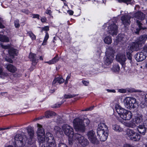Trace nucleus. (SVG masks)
I'll list each match as a JSON object with an SVG mask.
<instances>
[{
    "label": "nucleus",
    "mask_w": 147,
    "mask_h": 147,
    "mask_svg": "<svg viewBox=\"0 0 147 147\" xmlns=\"http://www.w3.org/2000/svg\"><path fill=\"white\" fill-rule=\"evenodd\" d=\"M87 135L89 140L92 143L95 144H98L99 143V141L96 138L95 133L93 130L88 131Z\"/></svg>",
    "instance_id": "9d476101"
},
{
    "label": "nucleus",
    "mask_w": 147,
    "mask_h": 147,
    "mask_svg": "<svg viewBox=\"0 0 147 147\" xmlns=\"http://www.w3.org/2000/svg\"><path fill=\"white\" fill-rule=\"evenodd\" d=\"M73 139H77L79 143L83 147L86 146L89 143V142L86 139L78 134H75V138Z\"/></svg>",
    "instance_id": "1a4fd4ad"
},
{
    "label": "nucleus",
    "mask_w": 147,
    "mask_h": 147,
    "mask_svg": "<svg viewBox=\"0 0 147 147\" xmlns=\"http://www.w3.org/2000/svg\"><path fill=\"white\" fill-rule=\"evenodd\" d=\"M82 82L83 84L86 86H87L89 84V82L87 81L83 80L82 81Z\"/></svg>",
    "instance_id": "5fc2aeb1"
},
{
    "label": "nucleus",
    "mask_w": 147,
    "mask_h": 147,
    "mask_svg": "<svg viewBox=\"0 0 147 147\" xmlns=\"http://www.w3.org/2000/svg\"><path fill=\"white\" fill-rule=\"evenodd\" d=\"M108 131V127L105 123H100L98 125L97 132Z\"/></svg>",
    "instance_id": "a211bd4d"
},
{
    "label": "nucleus",
    "mask_w": 147,
    "mask_h": 147,
    "mask_svg": "<svg viewBox=\"0 0 147 147\" xmlns=\"http://www.w3.org/2000/svg\"><path fill=\"white\" fill-rule=\"evenodd\" d=\"M0 41L2 42H7L9 41V39L7 36L0 34Z\"/></svg>",
    "instance_id": "72a5a7b5"
},
{
    "label": "nucleus",
    "mask_w": 147,
    "mask_h": 147,
    "mask_svg": "<svg viewBox=\"0 0 147 147\" xmlns=\"http://www.w3.org/2000/svg\"><path fill=\"white\" fill-rule=\"evenodd\" d=\"M108 32L112 36L116 35L117 33V27L116 25L114 23L110 25L108 27Z\"/></svg>",
    "instance_id": "ddd939ff"
},
{
    "label": "nucleus",
    "mask_w": 147,
    "mask_h": 147,
    "mask_svg": "<svg viewBox=\"0 0 147 147\" xmlns=\"http://www.w3.org/2000/svg\"><path fill=\"white\" fill-rule=\"evenodd\" d=\"M147 40V35H143L140 36L137 40L136 41L140 45L142 44H144L146 40Z\"/></svg>",
    "instance_id": "4be33fe9"
},
{
    "label": "nucleus",
    "mask_w": 147,
    "mask_h": 147,
    "mask_svg": "<svg viewBox=\"0 0 147 147\" xmlns=\"http://www.w3.org/2000/svg\"><path fill=\"white\" fill-rule=\"evenodd\" d=\"M93 107H90L89 108H86L85 110H82V111H91L93 109Z\"/></svg>",
    "instance_id": "6e6d98bb"
},
{
    "label": "nucleus",
    "mask_w": 147,
    "mask_h": 147,
    "mask_svg": "<svg viewBox=\"0 0 147 147\" xmlns=\"http://www.w3.org/2000/svg\"><path fill=\"white\" fill-rule=\"evenodd\" d=\"M28 132L29 135L28 138H27L28 143L32 144L35 141V139L34 137V131L31 128H28Z\"/></svg>",
    "instance_id": "9b49d317"
},
{
    "label": "nucleus",
    "mask_w": 147,
    "mask_h": 147,
    "mask_svg": "<svg viewBox=\"0 0 147 147\" xmlns=\"http://www.w3.org/2000/svg\"><path fill=\"white\" fill-rule=\"evenodd\" d=\"M124 35L122 34H119L118 35V41H121L122 40H123V38H122Z\"/></svg>",
    "instance_id": "49530a36"
},
{
    "label": "nucleus",
    "mask_w": 147,
    "mask_h": 147,
    "mask_svg": "<svg viewBox=\"0 0 147 147\" xmlns=\"http://www.w3.org/2000/svg\"><path fill=\"white\" fill-rule=\"evenodd\" d=\"M132 0H118L119 3L123 2L127 4V5L129 4H131Z\"/></svg>",
    "instance_id": "4c0bfd02"
},
{
    "label": "nucleus",
    "mask_w": 147,
    "mask_h": 147,
    "mask_svg": "<svg viewBox=\"0 0 147 147\" xmlns=\"http://www.w3.org/2000/svg\"><path fill=\"white\" fill-rule=\"evenodd\" d=\"M127 57L128 58V59L130 61H131L132 59V55L131 53H126Z\"/></svg>",
    "instance_id": "09e8293b"
},
{
    "label": "nucleus",
    "mask_w": 147,
    "mask_h": 147,
    "mask_svg": "<svg viewBox=\"0 0 147 147\" xmlns=\"http://www.w3.org/2000/svg\"><path fill=\"white\" fill-rule=\"evenodd\" d=\"M46 142H47V147H55L56 144L54 137L53 135L49 132L47 133L46 134Z\"/></svg>",
    "instance_id": "6e6552de"
},
{
    "label": "nucleus",
    "mask_w": 147,
    "mask_h": 147,
    "mask_svg": "<svg viewBox=\"0 0 147 147\" xmlns=\"http://www.w3.org/2000/svg\"><path fill=\"white\" fill-rule=\"evenodd\" d=\"M144 126L147 129V120L144 121Z\"/></svg>",
    "instance_id": "0e129e2a"
},
{
    "label": "nucleus",
    "mask_w": 147,
    "mask_h": 147,
    "mask_svg": "<svg viewBox=\"0 0 147 147\" xmlns=\"http://www.w3.org/2000/svg\"><path fill=\"white\" fill-rule=\"evenodd\" d=\"M136 102V99L133 97H126L125 98L123 101L125 107L127 109H129L135 107L134 104Z\"/></svg>",
    "instance_id": "423d86ee"
},
{
    "label": "nucleus",
    "mask_w": 147,
    "mask_h": 147,
    "mask_svg": "<svg viewBox=\"0 0 147 147\" xmlns=\"http://www.w3.org/2000/svg\"><path fill=\"white\" fill-rule=\"evenodd\" d=\"M47 20L46 18L45 17L41 18V21L42 22H46Z\"/></svg>",
    "instance_id": "bf43d9fd"
},
{
    "label": "nucleus",
    "mask_w": 147,
    "mask_h": 147,
    "mask_svg": "<svg viewBox=\"0 0 147 147\" xmlns=\"http://www.w3.org/2000/svg\"><path fill=\"white\" fill-rule=\"evenodd\" d=\"M146 128L144 125H140L138 126L137 130L139 133L142 135H144L146 132Z\"/></svg>",
    "instance_id": "c756f323"
},
{
    "label": "nucleus",
    "mask_w": 147,
    "mask_h": 147,
    "mask_svg": "<svg viewBox=\"0 0 147 147\" xmlns=\"http://www.w3.org/2000/svg\"><path fill=\"white\" fill-rule=\"evenodd\" d=\"M32 16L33 18H37L38 20H39L40 19V15L39 14H32Z\"/></svg>",
    "instance_id": "a18cd8bd"
},
{
    "label": "nucleus",
    "mask_w": 147,
    "mask_h": 147,
    "mask_svg": "<svg viewBox=\"0 0 147 147\" xmlns=\"http://www.w3.org/2000/svg\"><path fill=\"white\" fill-rule=\"evenodd\" d=\"M1 47L5 49H9V55L13 57L15 56H17L18 53V51L13 48H10V46L9 45H4L2 44H0Z\"/></svg>",
    "instance_id": "f8f14e48"
},
{
    "label": "nucleus",
    "mask_w": 147,
    "mask_h": 147,
    "mask_svg": "<svg viewBox=\"0 0 147 147\" xmlns=\"http://www.w3.org/2000/svg\"><path fill=\"white\" fill-rule=\"evenodd\" d=\"M6 59V60L7 61H8V62H9V63H13V61H12L11 59Z\"/></svg>",
    "instance_id": "69168bd1"
},
{
    "label": "nucleus",
    "mask_w": 147,
    "mask_h": 147,
    "mask_svg": "<svg viewBox=\"0 0 147 147\" xmlns=\"http://www.w3.org/2000/svg\"><path fill=\"white\" fill-rule=\"evenodd\" d=\"M144 100L146 101H147V94L145 95Z\"/></svg>",
    "instance_id": "774afa93"
},
{
    "label": "nucleus",
    "mask_w": 147,
    "mask_h": 147,
    "mask_svg": "<svg viewBox=\"0 0 147 147\" xmlns=\"http://www.w3.org/2000/svg\"><path fill=\"white\" fill-rule=\"evenodd\" d=\"M75 96H76V95L69 94H65L64 96L65 98H73Z\"/></svg>",
    "instance_id": "a19ab883"
},
{
    "label": "nucleus",
    "mask_w": 147,
    "mask_h": 147,
    "mask_svg": "<svg viewBox=\"0 0 147 147\" xmlns=\"http://www.w3.org/2000/svg\"><path fill=\"white\" fill-rule=\"evenodd\" d=\"M49 36L48 33L47 32H46L45 35L44 37V40L43 41L42 45H46L47 40L49 38Z\"/></svg>",
    "instance_id": "c9c22d12"
},
{
    "label": "nucleus",
    "mask_w": 147,
    "mask_h": 147,
    "mask_svg": "<svg viewBox=\"0 0 147 147\" xmlns=\"http://www.w3.org/2000/svg\"><path fill=\"white\" fill-rule=\"evenodd\" d=\"M64 82V79L63 78L61 77L56 78H55L53 82V84L55 85V84H59L63 83Z\"/></svg>",
    "instance_id": "5701e85b"
},
{
    "label": "nucleus",
    "mask_w": 147,
    "mask_h": 147,
    "mask_svg": "<svg viewBox=\"0 0 147 147\" xmlns=\"http://www.w3.org/2000/svg\"><path fill=\"white\" fill-rule=\"evenodd\" d=\"M37 126L38 128L36 132L37 136L45 135L44 129L43 128L42 125L38 124H37Z\"/></svg>",
    "instance_id": "b1692460"
},
{
    "label": "nucleus",
    "mask_w": 147,
    "mask_h": 147,
    "mask_svg": "<svg viewBox=\"0 0 147 147\" xmlns=\"http://www.w3.org/2000/svg\"><path fill=\"white\" fill-rule=\"evenodd\" d=\"M136 123L133 121V119L131 121H129L127 123V125L129 127L132 128L135 127L136 126Z\"/></svg>",
    "instance_id": "f704fd0d"
},
{
    "label": "nucleus",
    "mask_w": 147,
    "mask_h": 147,
    "mask_svg": "<svg viewBox=\"0 0 147 147\" xmlns=\"http://www.w3.org/2000/svg\"><path fill=\"white\" fill-rule=\"evenodd\" d=\"M6 68L11 73H14L17 70V69L16 67L10 64L7 65Z\"/></svg>",
    "instance_id": "a878e982"
},
{
    "label": "nucleus",
    "mask_w": 147,
    "mask_h": 147,
    "mask_svg": "<svg viewBox=\"0 0 147 147\" xmlns=\"http://www.w3.org/2000/svg\"><path fill=\"white\" fill-rule=\"evenodd\" d=\"M59 59L58 55H57L52 60L48 61L45 62V63H47L49 65L54 64L57 62L59 61Z\"/></svg>",
    "instance_id": "cd10ccee"
},
{
    "label": "nucleus",
    "mask_w": 147,
    "mask_h": 147,
    "mask_svg": "<svg viewBox=\"0 0 147 147\" xmlns=\"http://www.w3.org/2000/svg\"><path fill=\"white\" fill-rule=\"evenodd\" d=\"M55 114L54 112L51 111H48L45 112V116L46 118H49L55 115Z\"/></svg>",
    "instance_id": "473e14b6"
},
{
    "label": "nucleus",
    "mask_w": 147,
    "mask_h": 147,
    "mask_svg": "<svg viewBox=\"0 0 147 147\" xmlns=\"http://www.w3.org/2000/svg\"><path fill=\"white\" fill-rule=\"evenodd\" d=\"M62 129L65 134L69 137V139L75 138L74 130L72 127L68 124H64L62 126Z\"/></svg>",
    "instance_id": "39448f33"
},
{
    "label": "nucleus",
    "mask_w": 147,
    "mask_h": 147,
    "mask_svg": "<svg viewBox=\"0 0 147 147\" xmlns=\"http://www.w3.org/2000/svg\"><path fill=\"white\" fill-rule=\"evenodd\" d=\"M112 69L115 72L119 71L120 70V67L117 64H115L113 65Z\"/></svg>",
    "instance_id": "e433bc0d"
},
{
    "label": "nucleus",
    "mask_w": 147,
    "mask_h": 147,
    "mask_svg": "<svg viewBox=\"0 0 147 147\" xmlns=\"http://www.w3.org/2000/svg\"><path fill=\"white\" fill-rule=\"evenodd\" d=\"M114 51L111 47H109L106 52V56L104 58V63L109 65L113 62V60Z\"/></svg>",
    "instance_id": "7ed1b4c3"
},
{
    "label": "nucleus",
    "mask_w": 147,
    "mask_h": 147,
    "mask_svg": "<svg viewBox=\"0 0 147 147\" xmlns=\"http://www.w3.org/2000/svg\"><path fill=\"white\" fill-rule=\"evenodd\" d=\"M127 137L132 140L136 141L139 140L140 138V136L137 134L132 129H127L126 131Z\"/></svg>",
    "instance_id": "0eeeda50"
},
{
    "label": "nucleus",
    "mask_w": 147,
    "mask_h": 147,
    "mask_svg": "<svg viewBox=\"0 0 147 147\" xmlns=\"http://www.w3.org/2000/svg\"><path fill=\"white\" fill-rule=\"evenodd\" d=\"M14 139V145L16 147H22L26 143V137L25 136L17 134Z\"/></svg>",
    "instance_id": "20e7f679"
},
{
    "label": "nucleus",
    "mask_w": 147,
    "mask_h": 147,
    "mask_svg": "<svg viewBox=\"0 0 147 147\" xmlns=\"http://www.w3.org/2000/svg\"><path fill=\"white\" fill-rule=\"evenodd\" d=\"M131 46L132 47V50L134 51H138L141 46V45L139 44L137 41L136 42L132 43Z\"/></svg>",
    "instance_id": "bb28decb"
},
{
    "label": "nucleus",
    "mask_w": 147,
    "mask_h": 147,
    "mask_svg": "<svg viewBox=\"0 0 147 147\" xmlns=\"http://www.w3.org/2000/svg\"><path fill=\"white\" fill-rule=\"evenodd\" d=\"M54 129L57 132H59L60 134L63 133L61 129L58 126H55L54 127Z\"/></svg>",
    "instance_id": "58836bf2"
},
{
    "label": "nucleus",
    "mask_w": 147,
    "mask_h": 147,
    "mask_svg": "<svg viewBox=\"0 0 147 147\" xmlns=\"http://www.w3.org/2000/svg\"><path fill=\"white\" fill-rule=\"evenodd\" d=\"M90 123V121L88 119H84L83 121L81 119L76 118L73 121V125L76 130L82 132L85 130V124L86 125H88Z\"/></svg>",
    "instance_id": "f257e3e1"
},
{
    "label": "nucleus",
    "mask_w": 147,
    "mask_h": 147,
    "mask_svg": "<svg viewBox=\"0 0 147 147\" xmlns=\"http://www.w3.org/2000/svg\"><path fill=\"white\" fill-rule=\"evenodd\" d=\"M103 40L105 43L108 45L110 44L112 42L111 37L109 36H105L103 38Z\"/></svg>",
    "instance_id": "7c9ffc66"
},
{
    "label": "nucleus",
    "mask_w": 147,
    "mask_h": 147,
    "mask_svg": "<svg viewBox=\"0 0 147 147\" xmlns=\"http://www.w3.org/2000/svg\"><path fill=\"white\" fill-rule=\"evenodd\" d=\"M123 147H134L131 145L128 144H126L123 145Z\"/></svg>",
    "instance_id": "4d7b16f0"
},
{
    "label": "nucleus",
    "mask_w": 147,
    "mask_h": 147,
    "mask_svg": "<svg viewBox=\"0 0 147 147\" xmlns=\"http://www.w3.org/2000/svg\"><path fill=\"white\" fill-rule=\"evenodd\" d=\"M131 17L129 15H123L121 18L122 24L125 27L129 25L130 23V19Z\"/></svg>",
    "instance_id": "2eb2a0df"
},
{
    "label": "nucleus",
    "mask_w": 147,
    "mask_h": 147,
    "mask_svg": "<svg viewBox=\"0 0 147 147\" xmlns=\"http://www.w3.org/2000/svg\"><path fill=\"white\" fill-rule=\"evenodd\" d=\"M132 92H141V91L140 90H133Z\"/></svg>",
    "instance_id": "338daca9"
},
{
    "label": "nucleus",
    "mask_w": 147,
    "mask_h": 147,
    "mask_svg": "<svg viewBox=\"0 0 147 147\" xmlns=\"http://www.w3.org/2000/svg\"><path fill=\"white\" fill-rule=\"evenodd\" d=\"M45 13L51 16L52 15V11L48 9H47L45 11Z\"/></svg>",
    "instance_id": "de8ad7c7"
},
{
    "label": "nucleus",
    "mask_w": 147,
    "mask_h": 147,
    "mask_svg": "<svg viewBox=\"0 0 147 147\" xmlns=\"http://www.w3.org/2000/svg\"><path fill=\"white\" fill-rule=\"evenodd\" d=\"M116 112L121 118V115H124L127 111L119 106L116 107Z\"/></svg>",
    "instance_id": "6ab92c4d"
},
{
    "label": "nucleus",
    "mask_w": 147,
    "mask_h": 147,
    "mask_svg": "<svg viewBox=\"0 0 147 147\" xmlns=\"http://www.w3.org/2000/svg\"><path fill=\"white\" fill-rule=\"evenodd\" d=\"M133 51H134L132 50V47L130 45L128 47L127 49L126 50V53H131Z\"/></svg>",
    "instance_id": "79ce46f5"
},
{
    "label": "nucleus",
    "mask_w": 147,
    "mask_h": 147,
    "mask_svg": "<svg viewBox=\"0 0 147 147\" xmlns=\"http://www.w3.org/2000/svg\"><path fill=\"white\" fill-rule=\"evenodd\" d=\"M142 51L147 54V45H145Z\"/></svg>",
    "instance_id": "603ef678"
},
{
    "label": "nucleus",
    "mask_w": 147,
    "mask_h": 147,
    "mask_svg": "<svg viewBox=\"0 0 147 147\" xmlns=\"http://www.w3.org/2000/svg\"><path fill=\"white\" fill-rule=\"evenodd\" d=\"M67 12L69 13V14L70 15H72L74 13V12L73 11L71 10H69Z\"/></svg>",
    "instance_id": "680f3d73"
},
{
    "label": "nucleus",
    "mask_w": 147,
    "mask_h": 147,
    "mask_svg": "<svg viewBox=\"0 0 147 147\" xmlns=\"http://www.w3.org/2000/svg\"><path fill=\"white\" fill-rule=\"evenodd\" d=\"M107 91L108 92H113V93H115V91L114 90H110L109 89H107Z\"/></svg>",
    "instance_id": "e2e57ef3"
},
{
    "label": "nucleus",
    "mask_w": 147,
    "mask_h": 147,
    "mask_svg": "<svg viewBox=\"0 0 147 147\" xmlns=\"http://www.w3.org/2000/svg\"><path fill=\"white\" fill-rule=\"evenodd\" d=\"M19 22V21L18 20H15L14 22L15 26L16 28H19L20 26V25Z\"/></svg>",
    "instance_id": "37998d69"
},
{
    "label": "nucleus",
    "mask_w": 147,
    "mask_h": 147,
    "mask_svg": "<svg viewBox=\"0 0 147 147\" xmlns=\"http://www.w3.org/2000/svg\"><path fill=\"white\" fill-rule=\"evenodd\" d=\"M58 147H67L66 145L62 142L60 143L58 145Z\"/></svg>",
    "instance_id": "8fccbe9b"
},
{
    "label": "nucleus",
    "mask_w": 147,
    "mask_h": 147,
    "mask_svg": "<svg viewBox=\"0 0 147 147\" xmlns=\"http://www.w3.org/2000/svg\"><path fill=\"white\" fill-rule=\"evenodd\" d=\"M134 16L135 17V19L136 20V22L138 25L139 29H137V31L136 32V34H138L139 31L140 30L145 29L146 28H143L141 26L142 23L141 21L144 19L145 15L141 11H138L134 14Z\"/></svg>",
    "instance_id": "f03ea898"
},
{
    "label": "nucleus",
    "mask_w": 147,
    "mask_h": 147,
    "mask_svg": "<svg viewBox=\"0 0 147 147\" xmlns=\"http://www.w3.org/2000/svg\"><path fill=\"white\" fill-rule=\"evenodd\" d=\"M143 116L142 115H138L133 119V121L137 124H139L142 121Z\"/></svg>",
    "instance_id": "c85d7f7f"
},
{
    "label": "nucleus",
    "mask_w": 147,
    "mask_h": 147,
    "mask_svg": "<svg viewBox=\"0 0 147 147\" xmlns=\"http://www.w3.org/2000/svg\"><path fill=\"white\" fill-rule=\"evenodd\" d=\"M119 92L121 93H125L126 92V90L124 89H120L119 90Z\"/></svg>",
    "instance_id": "864d4df0"
},
{
    "label": "nucleus",
    "mask_w": 147,
    "mask_h": 147,
    "mask_svg": "<svg viewBox=\"0 0 147 147\" xmlns=\"http://www.w3.org/2000/svg\"><path fill=\"white\" fill-rule=\"evenodd\" d=\"M108 132L107 131H100L97 132V135L100 141H105L107 139L108 136Z\"/></svg>",
    "instance_id": "dca6fc26"
},
{
    "label": "nucleus",
    "mask_w": 147,
    "mask_h": 147,
    "mask_svg": "<svg viewBox=\"0 0 147 147\" xmlns=\"http://www.w3.org/2000/svg\"><path fill=\"white\" fill-rule=\"evenodd\" d=\"M132 117V113L129 111H127L124 115H122L121 118L125 120H129Z\"/></svg>",
    "instance_id": "412c9836"
},
{
    "label": "nucleus",
    "mask_w": 147,
    "mask_h": 147,
    "mask_svg": "<svg viewBox=\"0 0 147 147\" xmlns=\"http://www.w3.org/2000/svg\"><path fill=\"white\" fill-rule=\"evenodd\" d=\"M29 36L32 40H35L36 38V36L32 32H30L28 33Z\"/></svg>",
    "instance_id": "ea45409f"
},
{
    "label": "nucleus",
    "mask_w": 147,
    "mask_h": 147,
    "mask_svg": "<svg viewBox=\"0 0 147 147\" xmlns=\"http://www.w3.org/2000/svg\"><path fill=\"white\" fill-rule=\"evenodd\" d=\"M126 59L125 55L123 54H119L116 56V60L120 63L122 66L124 65Z\"/></svg>",
    "instance_id": "f3484780"
},
{
    "label": "nucleus",
    "mask_w": 147,
    "mask_h": 147,
    "mask_svg": "<svg viewBox=\"0 0 147 147\" xmlns=\"http://www.w3.org/2000/svg\"><path fill=\"white\" fill-rule=\"evenodd\" d=\"M58 119L57 120L56 122L58 123H61V117L59 116H58L57 117Z\"/></svg>",
    "instance_id": "3c124183"
},
{
    "label": "nucleus",
    "mask_w": 147,
    "mask_h": 147,
    "mask_svg": "<svg viewBox=\"0 0 147 147\" xmlns=\"http://www.w3.org/2000/svg\"><path fill=\"white\" fill-rule=\"evenodd\" d=\"M8 74L7 73H5L3 71L0 74V78H4L5 77L7 76Z\"/></svg>",
    "instance_id": "c03bdc74"
},
{
    "label": "nucleus",
    "mask_w": 147,
    "mask_h": 147,
    "mask_svg": "<svg viewBox=\"0 0 147 147\" xmlns=\"http://www.w3.org/2000/svg\"><path fill=\"white\" fill-rule=\"evenodd\" d=\"M29 57L32 62V65L34 66L38 62V60L36 59V55L30 53L29 54Z\"/></svg>",
    "instance_id": "aec40b11"
},
{
    "label": "nucleus",
    "mask_w": 147,
    "mask_h": 147,
    "mask_svg": "<svg viewBox=\"0 0 147 147\" xmlns=\"http://www.w3.org/2000/svg\"><path fill=\"white\" fill-rule=\"evenodd\" d=\"M43 30L45 31H48L49 30V27L48 26H45L43 28Z\"/></svg>",
    "instance_id": "13d9d810"
},
{
    "label": "nucleus",
    "mask_w": 147,
    "mask_h": 147,
    "mask_svg": "<svg viewBox=\"0 0 147 147\" xmlns=\"http://www.w3.org/2000/svg\"><path fill=\"white\" fill-rule=\"evenodd\" d=\"M45 137L46 136L45 135L37 136L38 143L40 145H45L44 143L46 142Z\"/></svg>",
    "instance_id": "393cba45"
},
{
    "label": "nucleus",
    "mask_w": 147,
    "mask_h": 147,
    "mask_svg": "<svg viewBox=\"0 0 147 147\" xmlns=\"http://www.w3.org/2000/svg\"><path fill=\"white\" fill-rule=\"evenodd\" d=\"M112 129L115 131L119 132L122 131L123 130V129L119 125L116 124L113 125Z\"/></svg>",
    "instance_id": "2f4dec72"
},
{
    "label": "nucleus",
    "mask_w": 147,
    "mask_h": 147,
    "mask_svg": "<svg viewBox=\"0 0 147 147\" xmlns=\"http://www.w3.org/2000/svg\"><path fill=\"white\" fill-rule=\"evenodd\" d=\"M147 54L142 50L140 52L138 53L135 55L136 60L138 61H141L144 60L146 58Z\"/></svg>",
    "instance_id": "4468645a"
},
{
    "label": "nucleus",
    "mask_w": 147,
    "mask_h": 147,
    "mask_svg": "<svg viewBox=\"0 0 147 147\" xmlns=\"http://www.w3.org/2000/svg\"><path fill=\"white\" fill-rule=\"evenodd\" d=\"M45 116H40L38 118H36L35 119H34V121H35L36 120H39V119H42L43 118H44L45 117Z\"/></svg>",
    "instance_id": "052dcab7"
}]
</instances>
